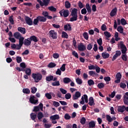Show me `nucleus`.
Masks as SVG:
<instances>
[{
	"instance_id": "obj_21",
	"label": "nucleus",
	"mask_w": 128,
	"mask_h": 128,
	"mask_svg": "<svg viewBox=\"0 0 128 128\" xmlns=\"http://www.w3.org/2000/svg\"><path fill=\"white\" fill-rule=\"evenodd\" d=\"M64 30H68V32H70L72 30V26L70 24H67L64 26Z\"/></svg>"
},
{
	"instance_id": "obj_4",
	"label": "nucleus",
	"mask_w": 128,
	"mask_h": 128,
	"mask_svg": "<svg viewBox=\"0 0 128 128\" xmlns=\"http://www.w3.org/2000/svg\"><path fill=\"white\" fill-rule=\"evenodd\" d=\"M60 16H64V18H68L70 16V11L68 10H62L59 12Z\"/></svg>"
},
{
	"instance_id": "obj_63",
	"label": "nucleus",
	"mask_w": 128,
	"mask_h": 128,
	"mask_svg": "<svg viewBox=\"0 0 128 128\" xmlns=\"http://www.w3.org/2000/svg\"><path fill=\"white\" fill-rule=\"evenodd\" d=\"M92 48V44H88L87 46V50H90Z\"/></svg>"
},
{
	"instance_id": "obj_62",
	"label": "nucleus",
	"mask_w": 128,
	"mask_h": 128,
	"mask_svg": "<svg viewBox=\"0 0 128 128\" xmlns=\"http://www.w3.org/2000/svg\"><path fill=\"white\" fill-rule=\"evenodd\" d=\"M53 106H54L56 108H58V106H60V104L58 102L54 101Z\"/></svg>"
},
{
	"instance_id": "obj_54",
	"label": "nucleus",
	"mask_w": 128,
	"mask_h": 128,
	"mask_svg": "<svg viewBox=\"0 0 128 128\" xmlns=\"http://www.w3.org/2000/svg\"><path fill=\"white\" fill-rule=\"evenodd\" d=\"M120 86L121 88H126V84L124 83L120 82Z\"/></svg>"
},
{
	"instance_id": "obj_46",
	"label": "nucleus",
	"mask_w": 128,
	"mask_h": 128,
	"mask_svg": "<svg viewBox=\"0 0 128 128\" xmlns=\"http://www.w3.org/2000/svg\"><path fill=\"white\" fill-rule=\"evenodd\" d=\"M62 38H68V34H66V32H62Z\"/></svg>"
},
{
	"instance_id": "obj_64",
	"label": "nucleus",
	"mask_w": 128,
	"mask_h": 128,
	"mask_svg": "<svg viewBox=\"0 0 128 128\" xmlns=\"http://www.w3.org/2000/svg\"><path fill=\"white\" fill-rule=\"evenodd\" d=\"M64 118L65 120H70V116L68 114H65Z\"/></svg>"
},
{
	"instance_id": "obj_15",
	"label": "nucleus",
	"mask_w": 128,
	"mask_h": 128,
	"mask_svg": "<svg viewBox=\"0 0 128 128\" xmlns=\"http://www.w3.org/2000/svg\"><path fill=\"white\" fill-rule=\"evenodd\" d=\"M126 110V106H118V112H124V110Z\"/></svg>"
},
{
	"instance_id": "obj_19",
	"label": "nucleus",
	"mask_w": 128,
	"mask_h": 128,
	"mask_svg": "<svg viewBox=\"0 0 128 128\" xmlns=\"http://www.w3.org/2000/svg\"><path fill=\"white\" fill-rule=\"evenodd\" d=\"M38 20L39 21L41 22H46V18L44 16H38Z\"/></svg>"
},
{
	"instance_id": "obj_33",
	"label": "nucleus",
	"mask_w": 128,
	"mask_h": 128,
	"mask_svg": "<svg viewBox=\"0 0 128 128\" xmlns=\"http://www.w3.org/2000/svg\"><path fill=\"white\" fill-rule=\"evenodd\" d=\"M25 72L27 76H30V74H32V70H30V68H27L25 70Z\"/></svg>"
},
{
	"instance_id": "obj_59",
	"label": "nucleus",
	"mask_w": 128,
	"mask_h": 128,
	"mask_svg": "<svg viewBox=\"0 0 128 128\" xmlns=\"http://www.w3.org/2000/svg\"><path fill=\"white\" fill-rule=\"evenodd\" d=\"M86 12H88V11H86V8H84L81 10L82 14H86Z\"/></svg>"
},
{
	"instance_id": "obj_29",
	"label": "nucleus",
	"mask_w": 128,
	"mask_h": 128,
	"mask_svg": "<svg viewBox=\"0 0 128 128\" xmlns=\"http://www.w3.org/2000/svg\"><path fill=\"white\" fill-rule=\"evenodd\" d=\"M89 128H94L96 126V122L94 121H91L88 123Z\"/></svg>"
},
{
	"instance_id": "obj_16",
	"label": "nucleus",
	"mask_w": 128,
	"mask_h": 128,
	"mask_svg": "<svg viewBox=\"0 0 128 128\" xmlns=\"http://www.w3.org/2000/svg\"><path fill=\"white\" fill-rule=\"evenodd\" d=\"M29 40L31 42H38V37L35 36H32L29 38Z\"/></svg>"
},
{
	"instance_id": "obj_56",
	"label": "nucleus",
	"mask_w": 128,
	"mask_h": 128,
	"mask_svg": "<svg viewBox=\"0 0 128 128\" xmlns=\"http://www.w3.org/2000/svg\"><path fill=\"white\" fill-rule=\"evenodd\" d=\"M60 90L62 92V94H66L67 92L66 90L62 88H60Z\"/></svg>"
},
{
	"instance_id": "obj_47",
	"label": "nucleus",
	"mask_w": 128,
	"mask_h": 128,
	"mask_svg": "<svg viewBox=\"0 0 128 128\" xmlns=\"http://www.w3.org/2000/svg\"><path fill=\"white\" fill-rule=\"evenodd\" d=\"M104 34L105 36H106V38H110V36H112L110 33V32H104Z\"/></svg>"
},
{
	"instance_id": "obj_28",
	"label": "nucleus",
	"mask_w": 128,
	"mask_h": 128,
	"mask_svg": "<svg viewBox=\"0 0 128 128\" xmlns=\"http://www.w3.org/2000/svg\"><path fill=\"white\" fill-rule=\"evenodd\" d=\"M97 86L98 88L102 90V88H104V82L98 83Z\"/></svg>"
},
{
	"instance_id": "obj_10",
	"label": "nucleus",
	"mask_w": 128,
	"mask_h": 128,
	"mask_svg": "<svg viewBox=\"0 0 128 128\" xmlns=\"http://www.w3.org/2000/svg\"><path fill=\"white\" fill-rule=\"evenodd\" d=\"M78 50L80 52H84V50H86V47L84 44L80 43V44L78 45Z\"/></svg>"
},
{
	"instance_id": "obj_49",
	"label": "nucleus",
	"mask_w": 128,
	"mask_h": 128,
	"mask_svg": "<svg viewBox=\"0 0 128 128\" xmlns=\"http://www.w3.org/2000/svg\"><path fill=\"white\" fill-rule=\"evenodd\" d=\"M72 98V94L70 93H67L65 94V98L66 100H70Z\"/></svg>"
},
{
	"instance_id": "obj_11",
	"label": "nucleus",
	"mask_w": 128,
	"mask_h": 128,
	"mask_svg": "<svg viewBox=\"0 0 128 128\" xmlns=\"http://www.w3.org/2000/svg\"><path fill=\"white\" fill-rule=\"evenodd\" d=\"M36 96H30L29 100L30 104H38V100H34V98Z\"/></svg>"
},
{
	"instance_id": "obj_18",
	"label": "nucleus",
	"mask_w": 128,
	"mask_h": 128,
	"mask_svg": "<svg viewBox=\"0 0 128 128\" xmlns=\"http://www.w3.org/2000/svg\"><path fill=\"white\" fill-rule=\"evenodd\" d=\"M89 106H94L96 104L94 103V97H90L89 98V102L88 103Z\"/></svg>"
},
{
	"instance_id": "obj_50",
	"label": "nucleus",
	"mask_w": 128,
	"mask_h": 128,
	"mask_svg": "<svg viewBox=\"0 0 128 128\" xmlns=\"http://www.w3.org/2000/svg\"><path fill=\"white\" fill-rule=\"evenodd\" d=\"M56 66V64L55 63L50 62L48 64V68H54V66Z\"/></svg>"
},
{
	"instance_id": "obj_8",
	"label": "nucleus",
	"mask_w": 128,
	"mask_h": 128,
	"mask_svg": "<svg viewBox=\"0 0 128 128\" xmlns=\"http://www.w3.org/2000/svg\"><path fill=\"white\" fill-rule=\"evenodd\" d=\"M82 96V93L80 92L77 91L75 92V94L72 96V100H78Z\"/></svg>"
},
{
	"instance_id": "obj_14",
	"label": "nucleus",
	"mask_w": 128,
	"mask_h": 128,
	"mask_svg": "<svg viewBox=\"0 0 128 128\" xmlns=\"http://www.w3.org/2000/svg\"><path fill=\"white\" fill-rule=\"evenodd\" d=\"M117 30L118 32L120 34H122L123 36H126V33L124 32V28H122V26H118L117 28Z\"/></svg>"
},
{
	"instance_id": "obj_36",
	"label": "nucleus",
	"mask_w": 128,
	"mask_h": 128,
	"mask_svg": "<svg viewBox=\"0 0 128 128\" xmlns=\"http://www.w3.org/2000/svg\"><path fill=\"white\" fill-rule=\"evenodd\" d=\"M22 92H24V94H30V89L28 88H23Z\"/></svg>"
},
{
	"instance_id": "obj_13",
	"label": "nucleus",
	"mask_w": 128,
	"mask_h": 128,
	"mask_svg": "<svg viewBox=\"0 0 128 128\" xmlns=\"http://www.w3.org/2000/svg\"><path fill=\"white\" fill-rule=\"evenodd\" d=\"M25 22L26 24H28V26H32V18L30 17L26 16L25 18Z\"/></svg>"
},
{
	"instance_id": "obj_30",
	"label": "nucleus",
	"mask_w": 128,
	"mask_h": 128,
	"mask_svg": "<svg viewBox=\"0 0 128 128\" xmlns=\"http://www.w3.org/2000/svg\"><path fill=\"white\" fill-rule=\"evenodd\" d=\"M54 80V76H46V82H52Z\"/></svg>"
},
{
	"instance_id": "obj_45",
	"label": "nucleus",
	"mask_w": 128,
	"mask_h": 128,
	"mask_svg": "<svg viewBox=\"0 0 128 128\" xmlns=\"http://www.w3.org/2000/svg\"><path fill=\"white\" fill-rule=\"evenodd\" d=\"M30 90L32 94H36L38 90V88L34 86L31 88Z\"/></svg>"
},
{
	"instance_id": "obj_60",
	"label": "nucleus",
	"mask_w": 128,
	"mask_h": 128,
	"mask_svg": "<svg viewBox=\"0 0 128 128\" xmlns=\"http://www.w3.org/2000/svg\"><path fill=\"white\" fill-rule=\"evenodd\" d=\"M66 64H63L60 68V70H62V72H64L66 70Z\"/></svg>"
},
{
	"instance_id": "obj_5",
	"label": "nucleus",
	"mask_w": 128,
	"mask_h": 128,
	"mask_svg": "<svg viewBox=\"0 0 128 128\" xmlns=\"http://www.w3.org/2000/svg\"><path fill=\"white\" fill-rule=\"evenodd\" d=\"M20 40H22V44H24V46H28L30 44H32V42L30 40V38L24 39V37L21 38Z\"/></svg>"
},
{
	"instance_id": "obj_34",
	"label": "nucleus",
	"mask_w": 128,
	"mask_h": 128,
	"mask_svg": "<svg viewBox=\"0 0 128 128\" xmlns=\"http://www.w3.org/2000/svg\"><path fill=\"white\" fill-rule=\"evenodd\" d=\"M52 86H58L60 84V81H56L52 82Z\"/></svg>"
},
{
	"instance_id": "obj_38",
	"label": "nucleus",
	"mask_w": 128,
	"mask_h": 128,
	"mask_svg": "<svg viewBox=\"0 0 128 128\" xmlns=\"http://www.w3.org/2000/svg\"><path fill=\"white\" fill-rule=\"evenodd\" d=\"M124 96V104L128 106V96Z\"/></svg>"
},
{
	"instance_id": "obj_20",
	"label": "nucleus",
	"mask_w": 128,
	"mask_h": 128,
	"mask_svg": "<svg viewBox=\"0 0 128 128\" xmlns=\"http://www.w3.org/2000/svg\"><path fill=\"white\" fill-rule=\"evenodd\" d=\"M22 40H20L18 41V44L16 45V50H20L22 48Z\"/></svg>"
},
{
	"instance_id": "obj_31",
	"label": "nucleus",
	"mask_w": 128,
	"mask_h": 128,
	"mask_svg": "<svg viewBox=\"0 0 128 128\" xmlns=\"http://www.w3.org/2000/svg\"><path fill=\"white\" fill-rule=\"evenodd\" d=\"M121 58L124 62H126V60H128V56L126 54H122Z\"/></svg>"
},
{
	"instance_id": "obj_55",
	"label": "nucleus",
	"mask_w": 128,
	"mask_h": 128,
	"mask_svg": "<svg viewBox=\"0 0 128 128\" xmlns=\"http://www.w3.org/2000/svg\"><path fill=\"white\" fill-rule=\"evenodd\" d=\"M86 118H84V117H82L80 120V122L82 124H86Z\"/></svg>"
},
{
	"instance_id": "obj_27",
	"label": "nucleus",
	"mask_w": 128,
	"mask_h": 128,
	"mask_svg": "<svg viewBox=\"0 0 128 128\" xmlns=\"http://www.w3.org/2000/svg\"><path fill=\"white\" fill-rule=\"evenodd\" d=\"M60 116L58 114H55L50 116V120H59Z\"/></svg>"
},
{
	"instance_id": "obj_44",
	"label": "nucleus",
	"mask_w": 128,
	"mask_h": 128,
	"mask_svg": "<svg viewBox=\"0 0 128 128\" xmlns=\"http://www.w3.org/2000/svg\"><path fill=\"white\" fill-rule=\"evenodd\" d=\"M65 8H70V2L66 1L65 2Z\"/></svg>"
},
{
	"instance_id": "obj_7",
	"label": "nucleus",
	"mask_w": 128,
	"mask_h": 128,
	"mask_svg": "<svg viewBox=\"0 0 128 128\" xmlns=\"http://www.w3.org/2000/svg\"><path fill=\"white\" fill-rule=\"evenodd\" d=\"M120 46L121 51L123 54H126V52L128 49L126 48V46L122 42H120Z\"/></svg>"
},
{
	"instance_id": "obj_9",
	"label": "nucleus",
	"mask_w": 128,
	"mask_h": 128,
	"mask_svg": "<svg viewBox=\"0 0 128 128\" xmlns=\"http://www.w3.org/2000/svg\"><path fill=\"white\" fill-rule=\"evenodd\" d=\"M116 80L114 81L115 84H120V80L122 79V74L118 72L116 75Z\"/></svg>"
},
{
	"instance_id": "obj_23",
	"label": "nucleus",
	"mask_w": 128,
	"mask_h": 128,
	"mask_svg": "<svg viewBox=\"0 0 128 128\" xmlns=\"http://www.w3.org/2000/svg\"><path fill=\"white\" fill-rule=\"evenodd\" d=\"M71 82L72 80H70V78H69L66 77L63 78V82L65 84H70V82Z\"/></svg>"
},
{
	"instance_id": "obj_1",
	"label": "nucleus",
	"mask_w": 128,
	"mask_h": 128,
	"mask_svg": "<svg viewBox=\"0 0 128 128\" xmlns=\"http://www.w3.org/2000/svg\"><path fill=\"white\" fill-rule=\"evenodd\" d=\"M72 18H70V20L72 22L78 20V9L74 8L71 12Z\"/></svg>"
},
{
	"instance_id": "obj_40",
	"label": "nucleus",
	"mask_w": 128,
	"mask_h": 128,
	"mask_svg": "<svg viewBox=\"0 0 128 128\" xmlns=\"http://www.w3.org/2000/svg\"><path fill=\"white\" fill-rule=\"evenodd\" d=\"M14 16H11L9 17L8 20L10 22L11 24H14Z\"/></svg>"
},
{
	"instance_id": "obj_35",
	"label": "nucleus",
	"mask_w": 128,
	"mask_h": 128,
	"mask_svg": "<svg viewBox=\"0 0 128 128\" xmlns=\"http://www.w3.org/2000/svg\"><path fill=\"white\" fill-rule=\"evenodd\" d=\"M82 36L86 40H88V34L87 32H84L83 33Z\"/></svg>"
},
{
	"instance_id": "obj_39",
	"label": "nucleus",
	"mask_w": 128,
	"mask_h": 128,
	"mask_svg": "<svg viewBox=\"0 0 128 128\" xmlns=\"http://www.w3.org/2000/svg\"><path fill=\"white\" fill-rule=\"evenodd\" d=\"M48 10L50 12H56V8H54V6H50L48 7Z\"/></svg>"
},
{
	"instance_id": "obj_6",
	"label": "nucleus",
	"mask_w": 128,
	"mask_h": 128,
	"mask_svg": "<svg viewBox=\"0 0 128 128\" xmlns=\"http://www.w3.org/2000/svg\"><path fill=\"white\" fill-rule=\"evenodd\" d=\"M37 2L40 4V6H48L50 0H43L42 2V0H37Z\"/></svg>"
},
{
	"instance_id": "obj_24",
	"label": "nucleus",
	"mask_w": 128,
	"mask_h": 128,
	"mask_svg": "<svg viewBox=\"0 0 128 128\" xmlns=\"http://www.w3.org/2000/svg\"><path fill=\"white\" fill-rule=\"evenodd\" d=\"M86 8L88 10V12L89 14H92V8H90V4H86Z\"/></svg>"
},
{
	"instance_id": "obj_51",
	"label": "nucleus",
	"mask_w": 128,
	"mask_h": 128,
	"mask_svg": "<svg viewBox=\"0 0 128 128\" xmlns=\"http://www.w3.org/2000/svg\"><path fill=\"white\" fill-rule=\"evenodd\" d=\"M76 82H77L78 84H82V80L78 78H76Z\"/></svg>"
},
{
	"instance_id": "obj_32",
	"label": "nucleus",
	"mask_w": 128,
	"mask_h": 128,
	"mask_svg": "<svg viewBox=\"0 0 128 128\" xmlns=\"http://www.w3.org/2000/svg\"><path fill=\"white\" fill-rule=\"evenodd\" d=\"M102 57L103 58H110V54H106L105 52H102Z\"/></svg>"
},
{
	"instance_id": "obj_52",
	"label": "nucleus",
	"mask_w": 128,
	"mask_h": 128,
	"mask_svg": "<svg viewBox=\"0 0 128 128\" xmlns=\"http://www.w3.org/2000/svg\"><path fill=\"white\" fill-rule=\"evenodd\" d=\"M72 54L76 58H78V52H76L75 50L72 52Z\"/></svg>"
},
{
	"instance_id": "obj_3",
	"label": "nucleus",
	"mask_w": 128,
	"mask_h": 128,
	"mask_svg": "<svg viewBox=\"0 0 128 128\" xmlns=\"http://www.w3.org/2000/svg\"><path fill=\"white\" fill-rule=\"evenodd\" d=\"M50 38H52L53 40H56L58 38V32H55L54 30H50L48 34Z\"/></svg>"
},
{
	"instance_id": "obj_57",
	"label": "nucleus",
	"mask_w": 128,
	"mask_h": 128,
	"mask_svg": "<svg viewBox=\"0 0 128 128\" xmlns=\"http://www.w3.org/2000/svg\"><path fill=\"white\" fill-rule=\"evenodd\" d=\"M40 108L39 106H34L33 112H40Z\"/></svg>"
},
{
	"instance_id": "obj_17",
	"label": "nucleus",
	"mask_w": 128,
	"mask_h": 128,
	"mask_svg": "<svg viewBox=\"0 0 128 128\" xmlns=\"http://www.w3.org/2000/svg\"><path fill=\"white\" fill-rule=\"evenodd\" d=\"M116 12H118V8H115L113 10H112L111 12H110V16H114L116 14Z\"/></svg>"
},
{
	"instance_id": "obj_25",
	"label": "nucleus",
	"mask_w": 128,
	"mask_h": 128,
	"mask_svg": "<svg viewBox=\"0 0 128 128\" xmlns=\"http://www.w3.org/2000/svg\"><path fill=\"white\" fill-rule=\"evenodd\" d=\"M37 118L38 120H40V122H42V118H44V114L42 112H38L37 115Z\"/></svg>"
},
{
	"instance_id": "obj_26",
	"label": "nucleus",
	"mask_w": 128,
	"mask_h": 128,
	"mask_svg": "<svg viewBox=\"0 0 128 128\" xmlns=\"http://www.w3.org/2000/svg\"><path fill=\"white\" fill-rule=\"evenodd\" d=\"M30 116L32 120H34L36 122V114L32 112L30 114Z\"/></svg>"
},
{
	"instance_id": "obj_37",
	"label": "nucleus",
	"mask_w": 128,
	"mask_h": 128,
	"mask_svg": "<svg viewBox=\"0 0 128 128\" xmlns=\"http://www.w3.org/2000/svg\"><path fill=\"white\" fill-rule=\"evenodd\" d=\"M88 86H93V84H94V80L90 79L88 80Z\"/></svg>"
},
{
	"instance_id": "obj_41",
	"label": "nucleus",
	"mask_w": 128,
	"mask_h": 128,
	"mask_svg": "<svg viewBox=\"0 0 128 128\" xmlns=\"http://www.w3.org/2000/svg\"><path fill=\"white\" fill-rule=\"evenodd\" d=\"M121 22V24L122 26H126V24H128V22H126V19L122 18L120 20Z\"/></svg>"
},
{
	"instance_id": "obj_53",
	"label": "nucleus",
	"mask_w": 128,
	"mask_h": 128,
	"mask_svg": "<svg viewBox=\"0 0 128 128\" xmlns=\"http://www.w3.org/2000/svg\"><path fill=\"white\" fill-rule=\"evenodd\" d=\"M45 96L48 100H52V95L49 93H46L45 94Z\"/></svg>"
},
{
	"instance_id": "obj_43",
	"label": "nucleus",
	"mask_w": 128,
	"mask_h": 128,
	"mask_svg": "<svg viewBox=\"0 0 128 128\" xmlns=\"http://www.w3.org/2000/svg\"><path fill=\"white\" fill-rule=\"evenodd\" d=\"M16 60L18 64H20V62H22V57L17 56L16 58Z\"/></svg>"
},
{
	"instance_id": "obj_2",
	"label": "nucleus",
	"mask_w": 128,
	"mask_h": 128,
	"mask_svg": "<svg viewBox=\"0 0 128 128\" xmlns=\"http://www.w3.org/2000/svg\"><path fill=\"white\" fill-rule=\"evenodd\" d=\"M32 78L34 80L35 82H38L40 80H42V75L40 73H33L32 74Z\"/></svg>"
},
{
	"instance_id": "obj_22",
	"label": "nucleus",
	"mask_w": 128,
	"mask_h": 128,
	"mask_svg": "<svg viewBox=\"0 0 128 128\" xmlns=\"http://www.w3.org/2000/svg\"><path fill=\"white\" fill-rule=\"evenodd\" d=\"M18 32H20L21 34H26V28L22 27H18Z\"/></svg>"
},
{
	"instance_id": "obj_48",
	"label": "nucleus",
	"mask_w": 128,
	"mask_h": 128,
	"mask_svg": "<svg viewBox=\"0 0 128 128\" xmlns=\"http://www.w3.org/2000/svg\"><path fill=\"white\" fill-rule=\"evenodd\" d=\"M38 17H37L36 18H34V21H33V24H34L35 26H38Z\"/></svg>"
},
{
	"instance_id": "obj_61",
	"label": "nucleus",
	"mask_w": 128,
	"mask_h": 128,
	"mask_svg": "<svg viewBox=\"0 0 128 128\" xmlns=\"http://www.w3.org/2000/svg\"><path fill=\"white\" fill-rule=\"evenodd\" d=\"M78 7L80 8H84V6L82 4V2H80V1L78 2Z\"/></svg>"
},
{
	"instance_id": "obj_12",
	"label": "nucleus",
	"mask_w": 128,
	"mask_h": 128,
	"mask_svg": "<svg viewBox=\"0 0 128 128\" xmlns=\"http://www.w3.org/2000/svg\"><path fill=\"white\" fill-rule=\"evenodd\" d=\"M14 36L16 40H20L21 38H24V36H22V34H20V32H14Z\"/></svg>"
},
{
	"instance_id": "obj_42",
	"label": "nucleus",
	"mask_w": 128,
	"mask_h": 128,
	"mask_svg": "<svg viewBox=\"0 0 128 128\" xmlns=\"http://www.w3.org/2000/svg\"><path fill=\"white\" fill-rule=\"evenodd\" d=\"M106 120H107L108 122H112L113 119H112V117H110V116L106 115Z\"/></svg>"
},
{
	"instance_id": "obj_58",
	"label": "nucleus",
	"mask_w": 128,
	"mask_h": 128,
	"mask_svg": "<svg viewBox=\"0 0 128 128\" xmlns=\"http://www.w3.org/2000/svg\"><path fill=\"white\" fill-rule=\"evenodd\" d=\"M97 42L99 46H102V39L100 38L97 40Z\"/></svg>"
}]
</instances>
